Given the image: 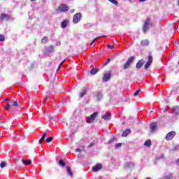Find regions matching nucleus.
Here are the masks:
<instances>
[{"instance_id":"nucleus-1","label":"nucleus","mask_w":179,"mask_h":179,"mask_svg":"<svg viewBox=\"0 0 179 179\" xmlns=\"http://www.w3.org/2000/svg\"><path fill=\"white\" fill-rule=\"evenodd\" d=\"M152 22H150V18H148L145 22L143 27V33L146 34L148 30H149V27H152Z\"/></svg>"},{"instance_id":"nucleus-2","label":"nucleus","mask_w":179,"mask_h":179,"mask_svg":"<svg viewBox=\"0 0 179 179\" xmlns=\"http://www.w3.org/2000/svg\"><path fill=\"white\" fill-rule=\"evenodd\" d=\"M99 115V113L95 112L92 115H91L90 117H86V122L87 124H90L91 122H93L96 118H97V116Z\"/></svg>"},{"instance_id":"nucleus-3","label":"nucleus","mask_w":179,"mask_h":179,"mask_svg":"<svg viewBox=\"0 0 179 179\" xmlns=\"http://www.w3.org/2000/svg\"><path fill=\"white\" fill-rule=\"evenodd\" d=\"M134 61H135V57H134V56L130 57L127 59L126 63L124 64L123 69H128V68H129V66H131V64H132L134 62Z\"/></svg>"},{"instance_id":"nucleus-4","label":"nucleus","mask_w":179,"mask_h":179,"mask_svg":"<svg viewBox=\"0 0 179 179\" xmlns=\"http://www.w3.org/2000/svg\"><path fill=\"white\" fill-rule=\"evenodd\" d=\"M69 10V6L66 4H60L57 8V12L65 13Z\"/></svg>"},{"instance_id":"nucleus-5","label":"nucleus","mask_w":179,"mask_h":179,"mask_svg":"<svg viewBox=\"0 0 179 179\" xmlns=\"http://www.w3.org/2000/svg\"><path fill=\"white\" fill-rule=\"evenodd\" d=\"M82 20V13H78L73 17V22L76 24Z\"/></svg>"},{"instance_id":"nucleus-6","label":"nucleus","mask_w":179,"mask_h":179,"mask_svg":"<svg viewBox=\"0 0 179 179\" xmlns=\"http://www.w3.org/2000/svg\"><path fill=\"white\" fill-rule=\"evenodd\" d=\"M176 134L177 133L176 131H170L166 134L165 139L166 141H171L174 138V136H176Z\"/></svg>"},{"instance_id":"nucleus-7","label":"nucleus","mask_w":179,"mask_h":179,"mask_svg":"<svg viewBox=\"0 0 179 179\" xmlns=\"http://www.w3.org/2000/svg\"><path fill=\"white\" fill-rule=\"evenodd\" d=\"M153 62V57L151 55H149L148 57V62L145 65V69H148Z\"/></svg>"},{"instance_id":"nucleus-8","label":"nucleus","mask_w":179,"mask_h":179,"mask_svg":"<svg viewBox=\"0 0 179 179\" xmlns=\"http://www.w3.org/2000/svg\"><path fill=\"white\" fill-rule=\"evenodd\" d=\"M150 129L151 132H155L156 129H157V123L156 122H152L150 124Z\"/></svg>"},{"instance_id":"nucleus-9","label":"nucleus","mask_w":179,"mask_h":179,"mask_svg":"<svg viewBox=\"0 0 179 179\" xmlns=\"http://www.w3.org/2000/svg\"><path fill=\"white\" fill-rule=\"evenodd\" d=\"M135 167V164L134 162H127L124 164V169H134Z\"/></svg>"},{"instance_id":"nucleus-10","label":"nucleus","mask_w":179,"mask_h":179,"mask_svg":"<svg viewBox=\"0 0 179 179\" xmlns=\"http://www.w3.org/2000/svg\"><path fill=\"white\" fill-rule=\"evenodd\" d=\"M143 64H145V60L143 59L139 60L137 62L136 67L137 68V69H139L143 66Z\"/></svg>"},{"instance_id":"nucleus-11","label":"nucleus","mask_w":179,"mask_h":179,"mask_svg":"<svg viewBox=\"0 0 179 179\" xmlns=\"http://www.w3.org/2000/svg\"><path fill=\"white\" fill-rule=\"evenodd\" d=\"M87 90H89V88L87 87H85L83 89V91L80 93V98L82 99L83 96H85L86 93H87Z\"/></svg>"},{"instance_id":"nucleus-12","label":"nucleus","mask_w":179,"mask_h":179,"mask_svg":"<svg viewBox=\"0 0 179 179\" xmlns=\"http://www.w3.org/2000/svg\"><path fill=\"white\" fill-rule=\"evenodd\" d=\"M101 167H102L101 164H98L96 166L92 167V171H94V172L99 171V170H101Z\"/></svg>"},{"instance_id":"nucleus-13","label":"nucleus","mask_w":179,"mask_h":179,"mask_svg":"<svg viewBox=\"0 0 179 179\" xmlns=\"http://www.w3.org/2000/svg\"><path fill=\"white\" fill-rule=\"evenodd\" d=\"M5 19H6V20H9L10 19V17H9V15H6V14H1L0 15V20H5Z\"/></svg>"},{"instance_id":"nucleus-14","label":"nucleus","mask_w":179,"mask_h":179,"mask_svg":"<svg viewBox=\"0 0 179 179\" xmlns=\"http://www.w3.org/2000/svg\"><path fill=\"white\" fill-rule=\"evenodd\" d=\"M103 120H105L106 121H108V120H111V113H106V115L102 116Z\"/></svg>"},{"instance_id":"nucleus-15","label":"nucleus","mask_w":179,"mask_h":179,"mask_svg":"<svg viewBox=\"0 0 179 179\" xmlns=\"http://www.w3.org/2000/svg\"><path fill=\"white\" fill-rule=\"evenodd\" d=\"M110 78H111V74L110 73L104 74L103 78V82H108V80H110Z\"/></svg>"},{"instance_id":"nucleus-16","label":"nucleus","mask_w":179,"mask_h":179,"mask_svg":"<svg viewBox=\"0 0 179 179\" xmlns=\"http://www.w3.org/2000/svg\"><path fill=\"white\" fill-rule=\"evenodd\" d=\"M95 97H96L98 101H100V100L103 99V94L101 92H97Z\"/></svg>"},{"instance_id":"nucleus-17","label":"nucleus","mask_w":179,"mask_h":179,"mask_svg":"<svg viewBox=\"0 0 179 179\" xmlns=\"http://www.w3.org/2000/svg\"><path fill=\"white\" fill-rule=\"evenodd\" d=\"M129 134H131V129H127L123 131L122 136H128Z\"/></svg>"},{"instance_id":"nucleus-18","label":"nucleus","mask_w":179,"mask_h":179,"mask_svg":"<svg viewBox=\"0 0 179 179\" xmlns=\"http://www.w3.org/2000/svg\"><path fill=\"white\" fill-rule=\"evenodd\" d=\"M46 52L48 54H51V52H54V46H50L47 48Z\"/></svg>"},{"instance_id":"nucleus-19","label":"nucleus","mask_w":179,"mask_h":179,"mask_svg":"<svg viewBox=\"0 0 179 179\" xmlns=\"http://www.w3.org/2000/svg\"><path fill=\"white\" fill-rule=\"evenodd\" d=\"M47 136V133H43L41 138L39 140V144L41 145L43 143V141L45 139V137Z\"/></svg>"},{"instance_id":"nucleus-20","label":"nucleus","mask_w":179,"mask_h":179,"mask_svg":"<svg viewBox=\"0 0 179 179\" xmlns=\"http://www.w3.org/2000/svg\"><path fill=\"white\" fill-rule=\"evenodd\" d=\"M144 145H145L147 148H150V146H152V141H150V139L147 140L144 143Z\"/></svg>"},{"instance_id":"nucleus-21","label":"nucleus","mask_w":179,"mask_h":179,"mask_svg":"<svg viewBox=\"0 0 179 179\" xmlns=\"http://www.w3.org/2000/svg\"><path fill=\"white\" fill-rule=\"evenodd\" d=\"M61 26L62 29H65L66 27V26H68V21L66 20H64L62 23H61Z\"/></svg>"},{"instance_id":"nucleus-22","label":"nucleus","mask_w":179,"mask_h":179,"mask_svg":"<svg viewBox=\"0 0 179 179\" xmlns=\"http://www.w3.org/2000/svg\"><path fill=\"white\" fill-rule=\"evenodd\" d=\"M22 163L25 166H29V164L31 163V160H30V159H29V160L22 159Z\"/></svg>"},{"instance_id":"nucleus-23","label":"nucleus","mask_w":179,"mask_h":179,"mask_svg":"<svg viewBox=\"0 0 179 179\" xmlns=\"http://www.w3.org/2000/svg\"><path fill=\"white\" fill-rule=\"evenodd\" d=\"M66 170H67V173H68L69 176H70V177H73V173H72V171L71 170V167L67 166Z\"/></svg>"},{"instance_id":"nucleus-24","label":"nucleus","mask_w":179,"mask_h":179,"mask_svg":"<svg viewBox=\"0 0 179 179\" xmlns=\"http://www.w3.org/2000/svg\"><path fill=\"white\" fill-rule=\"evenodd\" d=\"M141 45L143 47H146V45H149V41H148V40L142 41Z\"/></svg>"},{"instance_id":"nucleus-25","label":"nucleus","mask_w":179,"mask_h":179,"mask_svg":"<svg viewBox=\"0 0 179 179\" xmlns=\"http://www.w3.org/2000/svg\"><path fill=\"white\" fill-rule=\"evenodd\" d=\"M173 113H174V114L179 115V107L178 106H176L173 108Z\"/></svg>"},{"instance_id":"nucleus-26","label":"nucleus","mask_w":179,"mask_h":179,"mask_svg":"<svg viewBox=\"0 0 179 179\" xmlns=\"http://www.w3.org/2000/svg\"><path fill=\"white\" fill-rule=\"evenodd\" d=\"M10 104L11 106H14V107H16V106H17V105H18V102H17V101L11 100V101H10Z\"/></svg>"},{"instance_id":"nucleus-27","label":"nucleus","mask_w":179,"mask_h":179,"mask_svg":"<svg viewBox=\"0 0 179 179\" xmlns=\"http://www.w3.org/2000/svg\"><path fill=\"white\" fill-rule=\"evenodd\" d=\"M99 72V69H92L91 70V75H96Z\"/></svg>"},{"instance_id":"nucleus-28","label":"nucleus","mask_w":179,"mask_h":179,"mask_svg":"<svg viewBox=\"0 0 179 179\" xmlns=\"http://www.w3.org/2000/svg\"><path fill=\"white\" fill-rule=\"evenodd\" d=\"M171 178H173V175L171 173L162 178V179H171Z\"/></svg>"},{"instance_id":"nucleus-29","label":"nucleus","mask_w":179,"mask_h":179,"mask_svg":"<svg viewBox=\"0 0 179 179\" xmlns=\"http://www.w3.org/2000/svg\"><path fill=\"white\" fill-rule=\"evenodd\" d=\"M47 41H48V38L47 36H45L43 38L41 43H43V44H45V43H47Z\"/></svg>"},{"instance_id":"nucleus-30","label":"nucleus","mask_w":179,"mask_h":179,"mask_svg":"<svg viewBox=\"0 0 179 179\" xmlns=\"http://www.w3.org/2000/svg\"><path fill=\"white\" fill-rule=\"evenodd\" d=\"M59 166H61L62 167H65V162H64L62 159L59 161Z\"/></svg>"},{"instance_id":"nucleus-31","label":"nucleus","mask_w":179,"mask_h":179,"mask_svg":"<svg viewBox=\"0 0 179 179\" xmlns=\"http://www.w3.org/2000/svg\"><path fill=\"white\" fill-rule=\"evenodd\" d=\"M0 166H1V169H3V167H6V162H2L0 164Z\"/></svg>"},{"instance_id":"nucleus-32","label":"nucleus","mask_w":179,"mask_h":179,"mask_svg":"<svg viewBox=\"0 0 179 179\" xmlns=\"http://www.w3.org/2000/svg\"><path fill=\"white\" fill-rule=\"evenodd\" d=\"M10 106L12 105L10 104V102H9V103L5 106L4 110H9V108H10Z\"/></svg>"},{"instance_id":"nucleus-33","label":"nucleus","mask_w":179,"mask_h":179,"mask_svg":"<svg viewBox=\"0 0 179 179\" xmlns=\"http://www.w3.org/2000/svg\"><path fill=\"white\" fill-rule=\"evenodd\" d=\"M52 139H54L52 137H49L46 138L47 143H50V142H52Z\"/></svg>"},{"instance_id":"nucleus-34","label":"nucleus","mask_w":179,"mask_h":179,"mask_svg":"<svg viewBox=\"0 0 179 179\" xmlns=\"http://www.w3.org/2000/svg\"><path fill=\"white\" fill-rule=\"evenodd\" d=\"M103 37L104 36H99V37H97L91 43V45L94 43H96V41H97V40H99V38H103Z\"/></svg>"},{"instance_id":"nucleus-35","label":"nucleus","mask_w":179,"mask_h":179,"mask_svg":"<svg viewBox=\"0 0 179 179\" xmlns=\"http://www.w3.org/2000/svg\"><path fill=\"white\" fill-rule=\"evenodd\" d=\"M111 3H113L114 5H118V2L115 0H108Z\"/></svg>"},{"instance_id":"nucleus-36","label":"nucleus","mask_w":179,"mask_h":179,"mask_svg":"<svg viewBox=\"0 0 179 179\" xmlns=\"http://www.w3.org/2000/svg\"><path fill=\"white\" fill-rule=\"evenodd\" d=\"M0 41H5V36L0 34Z\"/></svg>"},{"instance_id":"nucleus-37","label":"nucleus","mask_w":179,"mask_h":179,"mask_svg":"<svg viewBox=\"0 0 179 179\" xmlns=\"http://www.w3.org/2000/svg\"><path fill=\"white\" fill-rule=\"evenodd\" d=\"M111 61V59L108 58L107 61H106L103 64V66H106V65H107V64H108V62H110Z\"/></svg>"},{"instance_id":"nucleus-38","label":"nucleus","mask_w":179,"mask_h":179,"mask_svg":"<svg viewBox=\"0 0 179 179\" xmlns=\"http://www.w3.org/2000/svg\"><path fill=\"white\" fill-rule=\"evenodd\" d=\"M121 146H122V143H117L115 145V148L118 149V148H121Z\"/></svg>"},{"instance_id":"nucleus-39","label":"nucleus","mask_w":179,"mask_h":179,"mask_svg":"<svg viewBox=\"0 0 179 179\" xmlns=\"http://www.w3.org/2000/svg\"><path fill=\"white\" fill-rule=\"evenodd\" d=\"M139 92H141V90H137V91H136L135 92H134V96H138V94H139Z\"/></svg>"},{"instance_id":"nucleus-40","label":"nucleus","mask_w":179,"mask_h":179,"mask_svg":"<svg viewBox=\"0 0 179 179\" xmlns=\"http://www.w3.org/2000/svg\"><path fill=\"white\" fill-rule=\"evenodd\" d=\"M64 62H65V61H63L62 63H60L57 71H59V69H61V67L62 66V64H64Z\"/></svg>"},{"instance_id":"nucleus-41","label":"nucleus","mask_w":179,"mask_h":179,"mask_svg":"<svg viewBox=\"0 0 179 179\" xmlns=\"http://www.w3.org/2000/svg\"><path fill=\"white\" fill-rule=\"evenodd\" d=\"M47 100H48V96H46L44 100H43V104H45V103L47 102Z\"/></svg>"},{"instance_id":"nucleus-42","label":"nucleus","mask_w":179,"mask_h":179,"mask_svg":"<svg viewBox=\"0 0 179 179\" xmlns=\"http://www.w3.org/2000/svg\"><path fill=\"white\" fill-rule=\"evenodd\" d=\"M164 157V156L163 155H162L160 157H157V160H160V159H163Z\"/></svg>"},{"instance_id":"nucleus-43","label":"nucleus","mask_w":179,"mask_h":179,"mask_svg":"<svg viewBox=\"0 0 179 179\" xmlns=\"http://www.w3.org/2000/svg\"><path fill=\"white\" fill-rule=\"evenodd\" d=\"M107 47H108V48H110V49L114 48V45H107Z\"/></svg>"},{"instance_id":"nucleus-44","label":"nucleus","mask_w":179,"mask_h":179,"mask_svg":"<svg viewBox=\"0 0 179 179\" xmlns=\"http://www.w3.org/2000/svg\"><path fill=\"white\" fill-rule=\"evenodd\" d=\"M93 146H94V143H91L87 146V148H92V147H93Z\"/></svg>"},{"instance_id":"nucleus-45","label":"nucleus","mask_w":179,"mask_h":179,"mask_svg":"<svg viewBox=\"0 0 179 179\" xmlns=\"http://www.w3.org/2000/svg\"><path fill=\"white\" fill-rule=\"evenodd\" d=\"M113 142H114V139L110 140V141L108 142V145H110V143H113Z\"/></svg>"},{"instance_id":"nucleus-46","label":"nucleus","mask_w":179,"mask_h":179,"mask_svg":"<svg viewBox=\"0 0 179 179\" xmlns=\"http://www.w3.org/2000/svg\"><path fill=\"white\" fill-rule=\"evenodd\" d=\"M76 152H79L80 153V152H82V150H80V148H77L76 150Z\"/></svg>"},{"instance_id":"nucleus-47","label":"nucleus","mask_w":179,"mask_h":179,"mask_svg":"<svg viewBox=\"0 0 179 179\" xmlns=\"http://www.w3.org/2000/svg\"><path fill=\"white\" fill-rule=\"evenodd\" d=\"M56 45H57V46L61 45V42H60V41H58V42L56 43Z\"/></svg>"},{"instance_id":"nucleus-48","label":"nucleus","mask_w":179,"mask_h":179,"mask_svg":"<svg viewBox=\"0 0 179 179\" xmlns=\"http://www.w3.org/2000/svg\"><path fill=\"white\" fill-rule=\"evenodd\" d=\"M176 164H177V166H179V159H177V161H176Z\"/></svg>"},{"instance_id":"nucleus-49","label":"nucleus","mask_w":179,"mask_h":179,"mask_svg":"<svg viewBox=\"0 0 179 179\" xmlns=\"http://www.w3.org/2000/svg\"><path fill=\"white\" fill-rule=\"evenodd\" d=\"M73 12H75V10H71V13H73Z\"/></svg>"},{"instance_id":"nucleus-50","label":"nucleus","mask_w":179,"mask_h":179,"mask_svg":"<svg viewBox=\"0 0 179 179\" xmlns=\"http://www.w3.org/2000/svg\"><path fill=\"white\" fill-rule=\"evenodd\" d=\"M145 1V0H140V2H143Z\"/></svg>"},{"instance_id":"nucleus-51","label":"nucleus","mask_w":179,"mask_h":179,"mask_svg":"<svg viewBox=\"0 0 179 179\" xmlns=\"http://www.w3.org/2000/svg\"><path fill=\"white\" fill-rule=\"evenodd\" d=\"M34 1H36V0H31V2H34Z\"/></svg>"},{"instance_id":"nucleus-52","label":"nucleus","mask_w":179,"mask_h":179,"mask_svg":"<svg viewBox=\"0 0 179 179\" xmlns=\"http://www.w3.org/2000/svg\"><path fill=\"white\" fill-rule=\"evenodd\" d=\"M8 100H9V99H6V101H8Z\"/></svg>"},{"instance_id":"nucleus-53","label":"nucleus","mask_w":179,"mask_h":179,"mask_svg":"<svg viewBox=\"0 0 179 179\" xmlns=\"http://www.w3.org/2000/svg\"><path fill=\"white\" fill-rule=\"evenodd\" d=\"M0 120H1V116H0Z\"/></svg>"},{"instance_id":"nucleus-54","label":"nucleus","mask_w":179,"mask_h":179,"mask_svg":"<svg viewBox=\"0 0 179 179\" xmlns=\"http://www.w3.org/2000/svg\"><path fill=\"white\" fill-rule=\"evenodd\" d=\"M134 179H136V178H135Z\"/></svg>"}]
</instances>
